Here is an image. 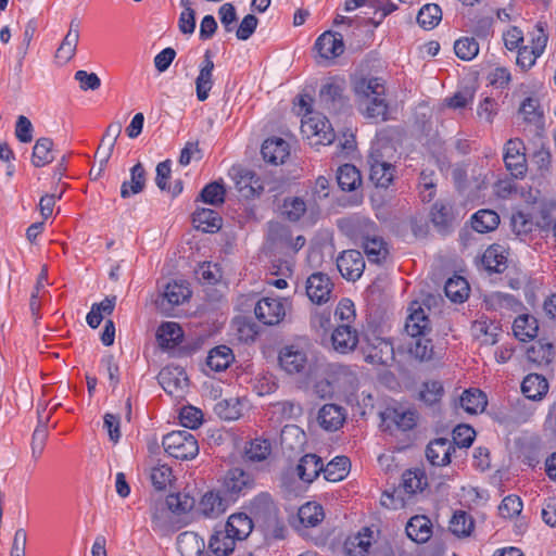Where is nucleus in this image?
Here are the masks:
<instances>
[{"label": "nucleus", "instance_id": "55", "mask_svg": "<svg viewBox=\"0 0 556 556\" xmlns=\"http://www.w3.org/2000/svg\"><path fill=\"white\" fill-rule=\"evenodd\" d=\"M166 504L172 508L176 516L180 517L189 513L194 506V498L188 494L176 493L167 495Z\"/></svg>", "mask_w": 556, "mask_h": 556}, {"label": "nucleus", "instance_id": "6", "mask_svg": "<svg viewBox=\"0 0 556 556\" xmlns=\"http://www.w3.org/2000/svg\"><path fill=\"white\" fill-rule=\"evenodd\" d=\"M301 131L307 138H317L312 144H330L333 142L336 136L330 122L325 116L314 115L305 116L302 119Z\"/></svg>", "mask_w": 556, "mask_h": 556}, {"label": "nucleus", "instance_id": "26", "mask_svg": "<svg viewBox=\"0 0 556 556\" xmlns=\"http://www.w3.org/2000/svg\"><path fill=\"white\" fill-rule=\"evenodd\" d=\"M159 382L165 392L174 394L187 387L188 378L179 367H166L159 374Z\"/></svg>", "mask_w": 556, "mask_h": 556}, {"label": "nucleus", "instance_id": "35", "mask_svg": "<svg viewBox=\"0 0 556 556\" xmlns=\"http://www.w3.org/2000/svg\"><path fill=\"white\" fill-rule=\"evenodd\" d=\"M235 539L245 540L253 530L252 519L244 513L232 514L224 526Z\"/></svg>", "mask_w": 556, "mask_h": 556}, {"label": "nucleus", "instance_id": "21", "mask_svg": "<svg viewBox=\"0 0 556 556\" xmlns=\"http://www.w3.org/2000/svg\"><path fill=\"white\" fill-rule=\"evenodd\" d=\"M238 541L232 533L223 527L214 530L208 540L207 548L214 556H229L233 553Z\"/></svg>", "mask_w": 556, "mask_h": 556}, {"label": "nucleus", "instance_id": "36", "mask_svg": "<svg viewBox=\"0 0 556 556\" xmlns=\"http://www.w3.org/2000/svg\"><path fill=\"white\" fill-rule=\"evenodd\" d=\"M481 261L489 271L502 273L506 268L507 257L502 245L492 244L484 251Z\"/></svg>", "mask_w": 556, "mask_h": 556}, {"label": "nucleus", "instance_id": "4", "mask_svg": "<svg viewBox=\"0 0 556 556\" xmlns=\"http://www.w3.org/2000/svg\"><path fill=\"white\" fill-rule=\"evenodd\" d=\"M288 301L280 298H263L254 307L255 317L265 326L280 324L287 314Z\"/></svg>", "mask_w": 556, "mask_h": 556}, {"label": "nucleus", "instance_id": "38", "mask_svg": "<svg viewBox=\"0 0 556 556\" xmlns=\"http://www.w3.org/2000/svg\"><path fill=\"white\" fill-rule=\"evenodd\" d=\"M406 533L417 543L427 542L431 535L430 520L425 516L412 517L406 526Z\"/></svg>", "mask_w": 556, "mask_h": 556}, {"label": "nucleus", "instance_id": "27", "mask_svg": "<svg viewBox=\"0 0 556 556\" xmlns=\"http://www.w3.org/2000/svg\"><path fill=\"white\" fill-rule=\"evenodd\" d=\"M184 331L179 324L165 321L160 325L156 331V340L163 350H170L181 343Z\"/></svg>", "mask_w": 556, "mask_h": 556}, {"label": "nucleus", "instance_id": "37", "mask_svg": "<svg viewBox=\"0 0 556 556\" xmlns=\"http://www.w3.org/2000/svg\"><path fill=\"white\" fill-rule=\"evenodd\" d=\"M361 111L366 118L375 122H384L389 118V105L383 97H374L371 100L359 103Z\"/></svg>", "mask_w": 556, "mask_h": 556}, {"label": "nucleus", "instance_id": "51", "mask_svg": "<svg viewBox=\"0 0 556 556\" xmlns=\"http://www.w3.org/2000/svg\"><path fill=\"white\" fill-rule=\"evenodd\" d=\"M79 41V30L72 28L65 35L60 47L56 50L55 58L63 63H67L75 55L77 45Z\"/></svg>", "mask_w": 556, "mask_h": 556}, {"label": "nucleus", "instance_id": "47", "mask_svg": "<svg viewBox=\"0 0 556 556\" xmlns=\"http://www.w3.org/2000/svg\"><path fill=\"white\" fill-rule=\"evenodd\" d=\"M413 342L409 344V353L416 359L421 362L431 361L437 357V352L430 339L426 336H417L413 338Z\"/></svg>", "mask_w": 556, "mask_h": 556}, {"label": "nucleus", "instance_id": "58", "mask_svg": "<svg viewBox=\"0 0 556 556\" xmlns=\"http://www.w3.org/2000/svg\"><path fill=\"white\" fill-rule=\"evenodd\" d=\"M306 208V203L302 198H286L282 204V215L290 222H298L304 215Z\"/></svg>", "mask_w": 556, "mask_h": 556}, {"label": "nucleus", "instance_id": "7", "mask_svg": "<svg viewBox=\"0 0 556 556\" xmlns=\"http://www.w3.org/2000/svg\"><path fill=\"white\" fill-rule=\"evenodd\" d=\"M279 365L289 375H302L308 369V356L305 349L290 344L280 349L278 355Z\"/></svg>", "mask_w": 556, "mask_h": 556}, {"label": "nucleus", "instance_id": "15", "mask_svg": "<svg viewBox=\"0 0 556 556\" xmlns=\"http://www.w3.org/2000/svg\"><path fill=\"white\" fill-rule=\"evenodd\" d=\"M333 349L341 354L355 350L358 343V332L349 324H339L331 336Z\"/></svg>", "mask_w": 556, "mask_h": 556}, {"label": "nucleus", "instance_id": "40", "mask_svg": "<svg viewBox=\"0 0 556 556\" xmlns=\"http://www.w3.org/2000/svg\"><path fill=\"white\" fill-rule=\"evenodd\" d=\"M519 113L526 123L534 125L538 129L543 128V110L538 99L527 98L520 105Z\"/></svg>", "mask_w": 556, "mask_h": 556}, {"label": "nucleus", "instance_id": "12", "mask_svg": "<svg viewBox=\"0 0 556 556\" xmlns=\"http://www.w3.org/2000/svg\"><path fill=\"white\" fill-rule=\"evenodd\" d=\"M337 267L343 278L356 281L363 275L365 261L358 250H346L337 257Z\"/></svg>", "mask_w": 556, "mask_h": 556}, {"label": "nucleus", "instance_id": "2", "mask_svg": "<svg viewBox=\"0 0 556 556\" xmlns=\"http://www.w3.org/2000/svg\"><path fill=\"white\" fill-rule=\"evenodd\" d=\"M267 242L269 248L278 253H296L306 242L303 236L292 237L290 228L279 222H269L267 225Z\"/></svg>", "mask_w": 556, "mask_h": 556}, {"label": "nucleus", "instance_id": "41", "mask_svg": "<svg viewBox=\"0 0 556 556\" xmlns=\"http://www.w3.org/2000/svg\"><path fill=\"white\" fill-rule=\"evenodd\" d=\"M527 357L539 366H547L554 359V346L548 342L536 341L527 350Z\"/></svg>", "mask_w": 556, "mask_h": 556}, {"label": "nucleus", "instance_id": "14", "mask_svg": "<svg viewBox=\"0 0 556 556\" xmlns=\"http://www.w3.org/2000/svg\"><path fill=\"white\" fill-rule=\"evenodd\" d=\"M191 292L184 282H168L160 299L156 300L157 307L164 312L169 313L174 306L184 303Z\"/></svg>", "mask_w": 556, "mask_h": 556}, {"label": "nucleus", "instance_id": "32", "mask_svg": "<svg viewBox=\"0 0 556 556\" xmlns=\"http://www.w3.org/2000/svg\"><path fill=\"white\" fill-rule=\"evenodd\" d=\"M192 220L197 229L212 233L218 231L223 223L219 214L211 208H198L192 215Z\"/></svg>", "mask_w": 556, "mask_h": 556}, {"label": "nucleus", "instance_id": "22", "mask_svg": "<svg viewBox=\"0 0 556 556\" xmlns=\"http://www.w3.org/2000/svg\"><path fill=\"white\" fill-rule=\"evenodd\" d=\"M346 418L344 407L337 404H325L318 412L317 420L319 426L327 431L340 429Z\"/></svg>", "mask_w": 556, "mask_h": 556}, {"label": "nucleus", "instance_id": "16", "mask_svg": "<svg viewBox=\"0 0 556 556\" xmlns=\"http://www.w3.org/2000/svg\"><path fill=\"white\" fill-rule=\"evenodd\" d=\"M332 283L329 277L323 273L312 274L306 281V294L309 300L316 304L325 303L329 300Z\"/></svg>", "mask_w": 556, "mask_h": 556}, {"label": "nucleus", "instance_id": "23", "mask_svg": "<svg viewBox=\"0 0 556 556\" xmlns=\"http://www.w3.org/2000/svg\"><path fill=\"white\" fill-rule=\"evenodd\" d=\"M319 102L324 109L337 113L345 105L343 87L336 83H327L319 90Z\"/></svg>", "mask_w": 556, "mask_h": 556}, {"label": "nucleus", "instance_id": "60", "mask_svg": "<svg viewBox=\"0 0 556 556\" xmlns=\"http://www.w3.org/2000/svg\"><path fill=\"white\" fill-rule=\"evenodd\" d=\"M393 356L392 344L383 339H377V345L368 353L366 361L371 364H387Z\"/></svg>", "mask_w": 556, "mask_h": 556}, {"label": "nucleus", "instance_id": "34", "mask_svg": "<svg viewBox=\"0 0 556 556\" xmlns=\"http://www.w3.org/2000/svg\"><path fill=\"white\" fill-rule=\"evenodd\" d=\"M305 443V433L295 425H287L281 430L280 444L283 451L301 452Z\"/></svg>", "mask_w": 556, "mask_h": 556}, {"label": "nucleus", "instance_id": "59", "mask_svg": "<svg viewBox=\"0 0 556 556\" xmlns=\"http://www.w3.org/2000/svg\"><path fill=\"white\" fill-rule=\"evenodd\" d=\"M225 194L226 190L224 186L217 181H213L202 189L199 198L204 203L217 206L225 202Z\"/></svg>", "mask_w": 556, "mask_h": 556}, {"label": "nucleus", "instance_id": "61", "mask_svg": "<svg viewBox=\"0 0 556 556\" xmlns=\"http://www.w3.org/2000/svg\"><path fill=\"white\" fill-rule=\"evenodd\" d=\"M454 51L459 59L470 61L479 53V43L472 37H464L455 41Z\"/></svg>", "mask_w": 556, "mask_h": 556}, {"label": "nucleus", "instance_id": "46", "mask_svg": "<svg viewBox=\"0 0 556 556\" xmlns=\"http://www.w3.org/2000/svg\"><path fill=\"white\" fill-rule=\"evenodd\" d=\"M500 224V216L491 210H480L471 218L472 228L480 232L494 230Z\"/></svg>", "mask_w": 556, "mask_h": 556}, {"label": "nucleus", "instance_id": "45", "mask_svg": "<svg viewBox=\"0 0 556 556\" xmlns=\"http://www.w3.org/2000/svg\"><path fill=\"white\" fill-rule=\"evenodd\" d=\"M298 517L300 522L304 527L308 528L319 525L323 521L325 514L321 505L315 502H307L299 508Z\"/></svg>", "mask_w": 556, "mask_h": 556}, {"label": "nucleus", "instance_id": "29", "mask_svg": "<svg viewBox=\"0 0 556 556\" xmlns=\"http://www.w3.org/2000/svg\"><path fill=\"white\" fill-rule=\"evenodd\" d=\"M295 471L303 482L312 483L323 471V459L316 454H306L301 457Z\"/></svg>", "mask_w": 556, "mask_h": 556}, {"label": "nucleus", "instance_id": "31", "mask_svg": "<svg viewBox=\"0 0 556 556\" xmlns=\"http://www.w3.org/2000/svg\"><path fill=\"white\" fill-rule=\"evenodd\" d=\"M521 391L528 400L541 401L548 391V382L541 375L530 374L523 379Z\"/></svg>", "mask_w": 556, "mask_h": 556}, {"label": "nucleus", "instance_id": "18", "mask_svg": "<svg viewBox=\"0 0 556 556\" xmlns=\"http://www.w3.org/2000/svg\"><path fill=\"white\" fill-rule=\"evenodd\" d=\"M315 47L321 58L334 59L344 52L343 36L340 33L327 30L317 38Z\"/></svg>", "mask_w": 556, "mask_h": 556}, {"label": "nucleus", "instance_id": "30", "mask_svg": "<svg viewBox=\"0 0 556 556\" xmlns=\"http://www.w3.org/2000/svg\"><path fill=\"white\" fill-rule=\"evenodd\" d=\"M204 548V540L195 532L185 531L177 536V549L181 556H201Z\"/></svg>", "mask_w": 556, "mask_h": 556}, {"label": "nucleus", "instance_id": "39", "mask_svg": "<svg viewBox=\"0 0 556 556\" xmlns=\"http://www.w3.org/2000/svg\"><path fill=\"white\" fill-rule=\"evenodd\" d=\"M233 359L235 356L230 348L218 345L210 351L206 364L212 370L223 371L229 367Z\"/></svg>", "mask_w": 556, "mask_h": 556}, {"label": "nucleus", "instance_id": "1", "mask_svg": "<svg viewBox=\"0 0 556 556\" xmlns=\"http://www.w3.org/2000/svg\"><path fill=\"white\" fill-rule=\"evenodd\" d=\"M162 445L165 452L176 459H193L199 454L198 441L188 430L167 433L163 438Z\"/></svg>", "mask_w": 556, "mask_h": 556}, {"label": "nucleus", "instance_id": "56", "mask_svg": "<svg viewBox=\"0 0 556 556\" xmlns=\"http://www.w3.org/2000/svg\"><path fill=\"white\" fill-rule=\"evenodd\" d=\"M473 529L472 518L464 510L455 511L451 521L450 530L457 536H467Z\"/></svg>", "mask_w": 556, "mask_h": 556}, {"label": "nucleus", "instance_id": "52", "mask_svg": "<svg viewBox=\"0 0 556 556\" xmlns=\"http://www.w3.org/2000/svg\"><path fill=\"white\" fill-rule=\"evenodd\" d=\"M403 488L408 494H416L421 492L428 485V480L425 472L420 469L406 470L403 473Z\"/></svg>", "mask_w": 556, "mask_h": 556}, {"label": "nucleus", "instance_id": "43", "mask_svg": "<svg viewBox=\"0 0 556 556\" xmlns=\"http://www.w3.org/2000/svg\"><path fill=\"white\" fill-rule=\"evenodd\" d=\"M444 291L451 301L462 303L467 300L470 288L464 277L454 276L445 282Z\"/></svg>", "mask_w": 556, "mask_h": 556}, {"label": "nucleus", "instance_id": "10", "mask_svg": "<svg viewBox=\"0 0 556 556\" xmlns=\"http://www.w3.org/2000/svg\"><path fill=\"white\" fill-rule=\"evenodd\" d=\"M254 486L253 477L241 468L228 470L224 478V490L230 501L245 495Z\"/></svg>", "mask_w": 556, "mask_h": 556}, {"label": "nucleus", "instance_id": "42", "mask_svg": "<svg viewBox=\"0 0 556 556\" xmlns=\"http://www.w3.org/2000/svg\"><path fill=\"white\" fill-rule=\"evenodd\" d=\"M337 181L343 191H353L362 184L359 170L352 164H344L338 168Z\"/></svg>", "mask_w": 556, "mask_h": 556}, {"label": "nucleus", "instance_id": "8", "mask_svg": "<svg viewBox=\"0 0 556 556\" xmlns=\"http://www.w3.org/2000/svg\"><path fill=\"white\" fill-rule=\"evenodd\" d=\"M230 176L235 181L237 191L242 198L251 199L258 197L264 191L263 181L249 168L232 166Z\"/></svg>", "mask_w": 556, "mask_h": 556}, {"label": "nucleus", "instance_id": "25", "mask_svg": "<svg viewBox=\"0 0 556 556\" xmlns=\"http://www.w3.org/2000/svg\"><path fill=\"white\" fill-rule=\"evenodd\" d=\"M263 159L270 164H282L289 156V144L281 138H269L262 144Z\"/></svg>", "mask_w": 556, "mask_h": 556}, {"label": "nucleus", "instance_id": "49", "mask_svg": "<svg viewBox=\"0 0 556 556\" xmlns=\"http://www.w3.org/2000/svg\"><path fill=\"white\" fill-rule=\"evenodd\" d=\"M53 141L50 138H39L33 149L31 162L36 167H42L53 161Z\"/></svg>", "mask_w": 556, "mask_h": 556}, {"label": "nucleus", "instance_id": "57", "mask_svg": "<svg viewBox=\"0 0 556 556\" xmlns=\"http://www.w3.org/2000/svg\"><path fill=\"white\" fill-rule=\"evenodd\" d=\"M497 330V326L489 324L486 320H476L472 325L475 338L481 340V342L486 345H493L496 343Z\"/></svg>", "mask_w": 556, "mask_h": 556}, {"label": "nucleus", "instance_id": "44", "mask_svg": "<svg viewBox=\"0 0 556 556\" xmlns=\"http://www.w3.org/2000/svg\"><path fill=\"white\" fill-rule=\"evenodd\" d=\"M514 334L520 341H528L536 337L539 327L534 317L522 315L515 319L513 325Z\"/></svg>", "mask_w": 556, "mask_h": 556}, {"label": "nucleus", "instance_id": "28", "mask_svg": "<svg viewBox=\"0 0 556 556\" xmlns=\"http://www.w3.org/2000/svg\"><path fill=\"white\" fill-rule=\"evenodd\" d=\"M381 417L388 428H391V425H393L396 429L402 431L410 430L416 425V415L412 410L387 408L381 414Z\"/></svg>", "mask_w": 556, "mask_h": 556}, {"label": "nucleus", "instance_id": "50", "mask_svg": "<svg viewBox=\"0 0 556 556\" xmlns=\"http://www.w3.org/2000/svg\"><path fill=\"white\" fill-rule=\"evenodd\" d=\"M350 459L345 456H338L328 463L326 467L323 466L324 477L327 481H341L348 475Z\"/></svg>", "mask_w": 556, "mask_h": 556}, {"label": "nucleus", "instance_id": "17", "mask_svg": "<svg viewBox=\"0 0 556 556\" xmlns=\"http://www.w3.org/2000/svg\"><path fill=\"white\" fill-rule=\"evenodd\" d=\"M456 447L445 438L434 439L426 448V457L433 466H446L451 463V456Z\"/></svg>", "mask_w": 556, "mask_h": 556}, {"label": "nucleus", "instance_id": "9", "mask_svg": "<svg viewBox=\"0 0 556 556\" xmlns=\"http://www.w3.org/2000/svg\"><path fill=\"white\" fill-rule=\"evenodd\" d=\"M369 179L379 188H388L395 175V166L383 159L379 150H372L368 155Z\"/></svg>", "mask_w": 556, "mask_h": 556}, {"label": "nucleus", "instance_id": "63", "mask_svg": "<svg viewBox=\"0 0 556 556\" xmlns=\"http://www.w3.org/2000/svg\"><path fill=\"white\" fill-rule=\"evenodd\" d=\"M494 18L489 15H477L470 21V28L478 38L486 39L493 35Z\"/></svg>", "mask_w": 556, "mask_h": 556}, {"label": "nucleus", "instance_id": "53", "mask_svg": "<svg viewBox=\"0 0 556 556\" xmlns=\"http://www.w3.org/2000/svg\"><path fill=\"white\" fill-rule=\"evenodd\" d=\"M442 20V11L438 4H425L417 15L418 24L425 29L434 28Z\"/></svg>", "mask_w": 556, "mask_h": 556}, {"label": "nucleus", "instance_id": "20", "mask_svg": "<svg viewBox=\"0 0 556 556\" xmlns=\"http://www.w3.org/2000/svg\"><path fill=\"white\" fill-rule=\"evenodd\" d=\"M353 89L359 103L371 100L374 97H383L386 87L378 77H359L354 80Z\"/></svg>", "mask_w": 556, "mask_h": 556}, {"label": "nucleus", "instance_id": "33", "mask_svg": "<svg viewBox=\"0 0 556 556\" xmlns=\"http://www.w3.org/2000/svg\"><path fill=\"white\" fill-rule=\"evenodd\" d=\"M146 186V170L143 165L138 162L130 169V180L124 181L121 187V197L127 199L132 194L140 193Z\"/></svg>", "mask_w": 556, "mask_h": 556}, {"label": "nucleus", "instance_id": "3", "mask_svg": "<svg viewBox=\"0 0 556 556\" xmlns=\"http://www.w3.org/2000/svg\"><path fill=\"white\" fill-rule=\"evenodd\" d=\"M359 242L369 262L379 264L387 258L389 254L387 242L377 233L374 223L364 224Z\"/></svg>", "mask_w": 556, "mask_h": 556}, {"label": "nucleus", "instance_id": "19", "mask_svg": "<svg viewBox=\"0 0 556 556\" xmlns=\"http://www.w3.org/2000/svg\"><path fill=\"white\" fill-rule=\"evenodd\" d=\"M213 71L214 62L211 56V51L207 50L203 56L200 65L199 75L195 78L197 98L199 101H205L213 87Z\"/></svg>", "mask_w": 556, "mask_h": 556}, {"label": "nucleus", "instance_id": "48", "mask_svg": "<svg viewBox=\"0 0 556 556\" xmlns=\"http://www.w3.org/2000/svg\"><path fill=\"white\" fill-rule=\"evenodd\" d=\"M486 403L485 394L479 389L466 390L460 397L462 407L470 414L482 412Z\"/></svg>", "mask_w": 556, "mask_h": 556}, {"label": "nucleus", "instance_id": "54", "mask_svg": "<svg viewBox=\"0 0 556 556\" xmlns=\"http://www.w3.org/2000/svg\"><path fill=\"white\" fill-rule=\"evenodd\" d=\"M431 222L439 231L446 230L453 222L452 207L448 204L437 202L430 213Z\"/></svg>", "mask_w": 556, "mask_h": 556}, {"label": "nucleus", "instance_id": "13", "mask_svg": "<svg viewBox=\"0 0 556 556\" xmlns=\"http://www.w3.org/2000/svg\"><path fill=\"white\" fill-rule=\"evenodd\" d=\"M405 330L412 338L427 336L431 331V321L425 308L418 302H413L408 307Z\"/></svg>", "mask_w": 556, "mask_h": 556}, {"label": "nucleus", "instance_id": "64", "mask_svg": "<svg viewBox=\"0 0 556 556\" xmlns=\"http://www.w3.org/2000/svg\"><path fill=\"white\" fill-rule=\"evenodd\" d=\"M150 478L156 490H165L173 480L172 468L167 465H157L151 469Z\"/></svg>", "mask_w": 556, "mask_h": 556}, {"label": "nucleus", "instance_id": "24", "mask_svg": "<svg viewBox=\"0 0 556 556\" xmlns=\"http://www.w3.org/2000/svg\"><path fill=\"white\" fill-rule=\"evenodd\" d=\"M229 501V497H223L219 492L210 491L202 496L199 510L207 518H217L226 511Z\"/></svg>", "mask_w": 556, "mask_h": 556}, {"label": "nucleus", "instance_id": "5", "mask_svg": "<svg viewBox=\"0 0 556 556\" xmlns=\"http://www.w3.org/2000/svg\"><path fill=\"white\" fill-rule=\"evenodd\" d=\"M153 529L163 534L175 532L186 526L182 518L175 515L165 501H156L151 506Z\"/></svg>", "mask_w": 556, "mask_h": 556}, {"label": "nucleus", "instance_id": "11", "mask_svg": "<svg viewBox=\"0 0 556 556\" xmlns=\"http://www.w3.org/2000/svg\"><path fill=\"white\" fill-rule=\"evenodd\" d=\"M504 162L506 168L516 178H521L527 170L525 144L518 139H509L505 144Z\"/></svg>", "mask_w": 556, "mask_h": 556}, {"label": "nucleus", "instance_id": "62", "mask_svg": "<svg viewBox=\"0 0 556 556\" xmlns=\"http://www.w3.org/2000/svg\"><path fill=\"white\" fill-rule=\"evenodd\" d=\"M214 412L225 420H236L241 416V408L238 400H222L216 403Z\"/></svg>", "mask_w": 556, "mask_h": 556}]
</instances>
